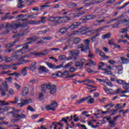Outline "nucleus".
<instances>
[{
	"mask_svg": "<svg viewBox=\"0 0 129 129\" xmlns=\"http://www.w3.org/2000/svg\"><path fill=\"white\" fill-rule=\"evenodd\" d=\"M123 88L125 89L124 91H121V88H119L114 91V94H119L120 93H127L129 92V84H127L125 86H123Z\"/></svg>",
	"mask_w": 129,
	"mask_h": 129,
	"instance_id": "5",
	"label": "nucleus"
},
{
	"mask_svg": "<svg viewBox=\"0 0 129 129\" xmlns=\"http://www.w3.org/2000/svg\"><path fill=\"white\" fill-rule=\"evenodd\" d=\"M104 65H105V63L101 62L100 63L98 64L99 69H101V68H102V67H103Z\"/></svg>",
	"mask_w": 129,
	"mask_h": 129,
	"instance_id": "61",
	"label": "nucleus"
},
{
	"mask_svg": "<svg viewBox=\"0 0 129 129\" xmlns=\"http://www.w3.org/2000/svg\"><path fill=\"white\" fill-rule=\"evenodd\" d=\"M108 44L110 46H115V45H116V44H115V43H114V42H113V39H111V40H109L108 42Z\"/></svg>",
	"mask_w": 129,
	"mask_h": 129,
	"instance_id": "55",
	"label": "nucleus"
},
{
	"mask_svg": "<svg viewBox=\"0 0 129 129\" xmlns=\"http://www.w3.org/2000/svg\"><path fill=\"white\" fill-rule=\"evenodd\" d=\"M104 0H95L94 1H93L92 3H91V5H94V4H100V3H102Z\"/></svg>",
	"mask_w": 129,
	"mask_h": 129,
	"instance_id": "49",
	"label": "nucleus"
},
{
	"mask_svg": "<svg viewBox=\"0 0 129 129\" xmlns=\"http://www.w3.org/2000/svg\"><path fill=\"white\" fill-rule=\"evenodd\" d=\"M37 68V62L33 61L31 63V65L30 66L29 69H31L32 71H34L36 70Z\"/></svg>",
	"mask_w": 129,
	"mask_h": 129,
	"instance_id": "19",
	"label": "nucleus"
},
{
	"mask_svg": "<svg viewBox=\"0 0 129 129\" xmlns=\"http://www.w3.org/2000/svg\"><path fill=\"white\" fill-rule=\"evenodd\" d=\"M38 15H39V13L33 14V15H30L28 16V18H29V19H34L35 18H37Z\"/></svg>",
	"mask_w": 129,
	"mask_h": 129,
	"instance_id": "47",
	"label": "nucleus"
},
{
	"mask_svg": "<svg viewBox=\"0 0 129 129\" xmlns=\"http://www.w3.org/2000/svg\"><path fill=\"white\" fill-rule=\"evenodd\" d=\"M14 85L16 89H17V90H20V89H21V86L19 85L18 83H15Z\"/></svg>",
	"mask_w": 129,
	"mask_h": 129,
	"instance_id": "56",
	"label": "nucleus"
},
{
	"mask_svg": "<svg viewBox=\"0 0 129 129\" xmlns=\"http://www.w3.org/2000/svg\"><path fill=\"white\" fill-rule=\"evenodd\" d=\"M96 16L95 15H90L86 17H85L83 20H87V21L89 20H92L93 19H95Z\"/></svg>",
	"mask_w": 129,
	"mask_h": 129,
	"instance_id": "25",
	"label": "nucleus"
},
{
	"mask_svg": "<svg viewBox=\"0 0 129 129\" xmlns=\"http://www.w3.org/2000/svg\"><path fill=\"white\" fill-rule=\"evenodd\" d=\"M79 53H80L79 50H72L70 51V55L72 57H75V56H77Z\"/></svg>",
	"mask_w": 129,
	"mask_h": 129,
	"instance_id": "20",
	"label": "nucleus"
},
{
	"mask_svg": "<svg viewBox=\"0 0 129 129\" xmlns=\"http://www.w3.org/2000/svg\"><path fill=\"white\" fill-rule=\"evenodd\" d=\"M70 19L68 17H62V23H67L69 21H70Z\"/></svg>",
	"mask_w": 129,
	"mask_h": 129,
	"instance_id": "48",
	"label": "nucleus"
},
{
	"mask_svg": "<svg viewBox=\"0 0 129 129\" xmlns=\"http://www.w3.org/2000/svg\"><path fill=\"white\" fill-rule=\"evenodd\" d=\"M120 24H121V23L118 22L117 23H115L114 25H111L109 26H104L103 27H101V28H103V29L105 28H109V27H111L113 28H118V26H119V25H120Z\"/></svg>",
	"mask_w": 129,
	"mask_h": 129,
	"instance_id": "15",
	"label": "nucleus"
},
{
	"mask_svg": "<svg viewBox=\"0 0 129 129\" xmlns=\"http://www.w3.org/2000/svg\"><path fill=\"white\" fill-rule=\"evenodd\" d=\"M21 1L22 0L19 1L20 3L18 4V8L19 9H22V8H24V7H25V5H24L21 2Z\"/></svg>",
	"mask_w": 129,
	"mask_h": 129,
	"instance_id": "52",
	"label": "nucleus"
},
{
	"mask_svg": "<svg viewBox=\"0 0 129 129\" xmlns=\"http://www.w3.org/2000/svg\"><path fill=\"white\" fill-rule=\"evenodd\" d=\"M81 25V23L79 22H75L71 24V26H68L69 28V30L70 29V30H75V29H77L78 28V26H80Z\"/></svg>",
	"mask_w": 129,
	"mask_h": 129,
	"instance_id": "7",
	"label": "nucleus"
},
{
	"mask_svg": "<svg viewBox=\"0 0 129 129\" xmlns=\"http://www.w3.org/2000/svg\"><path fill=\"white\" fill-rule=\"evenodd\" d=\"M2 85L5 91H8L9 90V87L8 86V84H7V82H3L2 83Z\"/></svg>",
	"mask_w": 129,
	"mask_h": 129,
	"instance_id": "29",
	"label": "nucleus"
},
{
	"mask_svg": "<svg viewBox=\"0 0 129 129\" xmlns=\"http://www.w3.org/2000/svg\"><path fill=\"white\" fill-rule=\"evenodd\" d=\"M72 65H73V62L72 61L70 62L64 66V68L65 69L69 68V67L72 66Z\"/></svg>",
	"mask_w": 129,
	"mask_h": 129,
	"instance_id": "50",
	"label": "nucleus"
},
{
	"mask_svg": "<svg viewBox=\"0 0 129 129\" xmlns=\"http://www.w3.org/2000/svg\"><path fill=\"white\" fill-rule=\"evenodd\" d=\"M15 101H9L10 103H12L13 104H16V103H18L19 102V98L17 97H14Z\"/></svg>",
	"mask_w": 129,
	"mask_h": 129,
	"instance_id": "39",
	"label": "nucleus"
},
{
	"mask_svg": "<svg viewBox=\"0 0 129 129\" xmlns=\"http://www.w3.org/2000/svg\"><path fill=\"white\" fill-rule=\"evenodd\" d=\"M120 59H121V61H122V63H123V64H128V63H129L128 59H125L122 57H120Z\"/></svg>",
	"mask_w": 129,
	"mask_h": 129,
	"instance_id": "40",
	"label": "nucleus"
},
{
	"mask_svg": "<svg viewBox=\"0 0 129 129\" xmlns=\"http://www.w3.org/2000/svg\"><path fill=\"white\" fill-rule=\"evenodd\" d=\"M86 48V46H84V44H80L78 46V49H81V51H82V52H84V53H87L88 52V51L87 50V49H85Z\"/></svg>",
	"mask_w": 129,
	"mask_h": 129,
	"instance_id": "16",
	"label": "nucleus"
},
{
	"mask_svg": "<svg viewBox=\"0 0 129 129\" xmlns=\"http://www.w3.org/2000/svg\"><path fill=\"white\" fill-rule=\"evenodd\" d=\"M33 50L32 48L29 49V45H26L25 46H24L21 49L19 50L18 51L15 52V55L18 57V58L22 59V58H29L30 57V54H26L24 55L23 57H21L23 54H26V53H28V52H30V51Z\"/></svg>",
	"mask_w": 129,
	"mask_h": 129,
	"instance_id": "3",
	"label": "nucleus"
},
{
	"mask_svg": "<svg viewBox=\"0 0 129 129\" xmlns=\"http://www.w3.org/2000/svg\"><path fill=\"white\" fill-rule=\"evenodd\" d=\"M39 70L40 71H42V72H48L49 71V70L44 66L39 67Z\"/></svg>",
	"mask_w": 129,
	"mask_h": 129,
	"instance_id": "30",
	"label": "nucleus"
},
{
	"mask_svg": "<svg viewBox=\"0 0 129 129\" xmlns=\"http://www.w3.org/2000/svg\"><path fill=\"white\" fill-rule=\"evenodd\" d=\"M26 34V31L23 29H20V33L17 35H14L13 36V38H16V37H24Z\"/></svg>",
	"mask_w": 129,
	"mask_h": 129,
	"instance_id": "14",
	"label": "nucleus"
},
{
	"mask_svg": "<svg viewBox=\"0 0 129 129\" xmlns=\"http://www.w3.org/2000/svg\"><path fill=\"white\" fill-rule=\"evenodd\" d=\"M30 70L29 67H25L22 69L21 71L20 72V75L23 76H26L27 75V72Z\"/></svg>",
	"mask_w": 129,
	"mask_h": 129,
	"instance_id": "11",
	"label": "nucleus"
},
{
	"mask_svg": "<svg viewBox=\"0 0 129 129\" xmlns=\"http://www.w3.org/2000/svg\"><path fill=\"white\" fill-rule=\"evenodd\" d=\"M83 43L85 45V49L87 50L88 52H90V48L89 47V44H90V40H89V39H85L83 41Z\"/></svg>",
	"mask_w": 129,
	"mask_h": 129,
	"instance_id": "9",
	"label": "nucleus"
},
{
	"mask_svg": "<svg viewBox=\"0 0 129 129\" xmlns=\"http://www.w3.org/2000/svg\"><path fill=\"white\" fill-rule=\"evenodd\" d=\"M91 43H94L96 42V38L94 35L91 38Z\"/></svg>",
	"mask_w": 129,
	"mask_h": 129,
	"instance_id": "60",
	"label": "nucleus"
},
{
	"mask_svg": "<svg viewBox=\"0 0 129 129\" xmlns=\"http://www.w3.org/2000/svg\"><path fill=\"white\" fill-rule=\"evenodd\" d=\"M59 60H64V59H66V56L65 55H61L58 56Z\"/></svg>",
	"mask_w": 129,
	"mask_h": 129,
	"instance_id": "57",
	"label": "nucleus"
},
{
	"mask_svg": "<svg viewBox=\"0 0 129 129\" xmlns=\"http://www.w3.org/2000/svg\"><path fill=\"white\" fill-rule=\"evenodd\" d=\"M28 93H29V88L28 87L24 88L22 90V95L23 96H26V95H27Z\"/></svg>",
	"mask_w": 129,
	"mask_h": 129,
	"instance_id": "23",
	"label": "nucleus"
},
{
	"mask_svg": "<svg viewBox=\"0 0 129 129\" xmlns=\"http://www.w3.org/2000/svg\"><path fill=\"white\" fill-rule=\"evenodd\" d=\"M20 102L21 103L17 104V107H19L20 108H21V107H23V106L25 105L24 102L20 101Z\"/></svg>",
	"mask_w": 129,
	"mask_h": 129,
	"instance_id": "54",
	"label": "nucleus"
},
{
	"mask_svg": "<svg viewBox=\"0 0 129 129\" xmlns=\"http://www.w3.org/2000/svg\"><path fill=\"white\" fill-rule=\"evenodd\" d=\"M28 110H29V111H31L32 112L35 111V109L33 108V107L31 106H28L27 107Z\"/></svg>",
	"mask_w": 129,
	"mask_h": 129,
	"instance_id": "58",
	"label": "nucleus"
},
{
	"mask_svg": "<svg viewBox=\"0 0 129 129\" xmlns=\"http://www.w3.org/2000/svg\"><path fill=\"white\" fill-rule=\"evenodd\" d=\"M73 40H74V38H70L69 39H68L66 42H65V45H70V46H71L70 43H71L72 42H73Z\"/></svg>",
	"mask_w": 129,
	"mask_h": 129,
	"instance_id": "45",
	"label": "nucleus"
},
{
	"mask_svg": "<svg viewBox=\"0 0 129 129\" xmlns=\"http://www.w3.org/2000/svg\"><path fill=\"white\" fill-rule=\"evenodd\" d=\"M31 55H35V56H41V55H46V53H44L43 52H39V53H36V52H31Z\"/></svg>",
	"mask_w": 129,
	"mask_h": 129,
	"instance_id": "42",
	"label": "nucleus"
},
{
	"mask_svg": "<svg viewBox=\"0 0 129 129\" xmlns=\"http://www.w3.org/2000/svg\"><path fill=\"white\" fill-rule=\"evenodd\" d=\"M11 67H12L11 65H1V70L10 69Z\"/></svg>",
	"mask_w": 129,
	"mask_h": 129,
	"instance_id": "28",
	"label": "nucleus"
},
{
	"mask_svg": "<svg viewBox=\"0 0 129 129\" xmlns=\"http://www.w3.org/2000/svg\"><path fill=\"white\" fill-rule=\"evenodd\" d=\"M86 100V98H85L80 99L76 102V104H81V103H83V102H84V101H85Z\"/></svg>",
	"mask_w": 129,
	"mask_h": 129,
	"instance_id": "34",
	"label": "nucleus"
},
{
	"mask_svg": "<svg viewBox=\"0 0 129 129\" xmlns=\"http://www.w3.org/2000/svg\"><path fill=\"white\" fill-rule=\"evenodd\" d=\"M89 27H83L81 29H80L79 30L76 31L75 34L76 35H86L87 36L88 35V33L90 34L89 35H92L96 33V32H100V31H102L103 30V28H99L96 30H89Z\"/></svg>",
	"mask_w": 129,
	"mask_h": 129,
	"instance_id": "2",
	"label": "nucleus"
},
{
	"mask_svg": "<svg viewBox=\"0 0 129 129\" xmlns=\"http://www.w3.org/2000/svg\"><path fill=\"white\" fill-rule=\"evenodd\" d=\"M48 88H50V83H48L46 85H42L41 86V91H46V90Z\"/></svg>",
	"mask_w": 129,
	"mask_h": 129,
	"instance_id": "21",
	"label": "nucleus"
},
{
	"mask_svg": "<svg viewBox=\"0 0 129 129\" xmlns=\"http://www.w3.org/2000/svg\"><path fill=\"white\" fill-rule=\"evenodd\" d=\"M113 106H114V104H112V103H109L106 105H105V106H104V108H107V107H110V108H112Z\"/></svg>",
	"mask_w": 129,
	"mask_h": 129,
	"instance_id": "46",
	"label": "nucleus"
},
{
	"mask_svg": "<svg viewBox=\"0 0 129 129\" xmlns=\"http://www.w3.org/2000/svg\"><path fill=\"white\" fill-rule=\"evenodd\" d=\"M94 102V99L93 98H91L87 101L88 103H91L92 104Z\"/></svg>",
	"mask_w": 129,
	"mask_h": 129,
	"instance_id": "64",
	"label": "nucleus"
},
{
	"mask_svg": "<svg viewBox=\"0 0 129 129\" xmlns=\"http://www.w3.org/2000/svg\"><path fill=\"white\" fill-rule=\"evenodd\" d=\"M104 90L107 94H109V95L114 94V91L112 89H104Z\"/></svg>",
	"mask_w": 129,
	"mask_h": 129,
	"instance_id": "22",
	"label": "nucleus"
},
{
	"mask_svg": "<svg viewBox=\"0 0 129 129\" xmlns=\"http://www.w3.org/2000/svg\"><path fill=\"white\" fill-rule=\"evenodd\" d=\"M85 85H86L87 86H88L86 87V88H87L88 89H92V88H95L94 90L89 91V92H90V93L93 92V91H95V90H96V87H95V86H90V85L86 84H85Z\"/></svg>",
	"mask_w": 129,
	"mask_h": 129,
	"instance_id": "26",
	"label": "nucleus"
},
{
	"mask_svg": "<svg viewBox=\"0 0 129 129\" xmlns=\"http://www.w3.org/2000/svg\"><path fill=\"white\" fill-rule=\"evenodd\" d=\"M20 101L24 102L25 105H27V104H30V103H33V100H32V99H21Z\"/></svg>",
	"mask_w": 129,
	"mask_h": 129,
	"instance_id": "13",
	"label": "nucleus"
},
{
	"mask_svg": "<svg viewBox=\"0 0 129 129\" xmlns=\"http://www.w3.org/2000/svg\"><path fill=\"white\" fill-rule=\"evenodd\" d=\"M82 82H86L87 83H95V82L90 80L89 79H87L82 81Z\"/></svg>",
	"mask_w": 129,
	"mask_h": 129,
	"instance_id": "53",
	"label": "nucleus"
},
{
	"mask_svg": "<svg viewBox=\"0 0 129 129\" xmlns=\"http://www.w3.org/2000/svg\"><path fill=\"white\" fill-rule=\"evenodd\" d=\"M48 89H50V94H54V93H56V91H57V89L56 88V86L55 85H51V84H50V87Z\"/></svg>",
	"mask_w": 129,
	"mask_h": 129,
	"instance_id": "12",
	"label": "nucleus"
},
{
	"mask_svg": "<svg viewBox=\"0 0 129 129\" xmlns=\"http://www.w3.org/2000/svg\"><path fill=\"white\" fill-rule=\"evenodd\" d=\"M17 42H18V41L13 42L12 43H10L7 44L6 45V48H11V47H13V46H15V44L17 43Z\"/></svg>",
	"mask_w": 129,
	"mask_h": 129,
	"instance_id": "38",
	"label": "nucleus"
},
{
	"mask_svg": "<svg viewBox=\"0 0 129 129\" xmlns=\"http://www.w3.org/2000/svg\"><path fill=\"white\" fill-rule=\"evenodd\" d=\"M57 106H58L57 102L53 101L52 102L50 105L46 106V109L47 110H52V111H55V110H56V108H57Z\"/></svg>",
	"mask_w": 129,
	"mask_h": 129,
	"instance_id": "6",
	"label": "nucleus"
},
{
	"mask_svg": "<svg viewBox=\"0 0 129 129\" xmlns=\"http://www.w3.org/2000/svg\"><path fill=\"white\" fill-rule=\"evenodd\" d=\"M57 20L55 21V22L52 23V25L50 26H57L58 24H61L62 22V17H57Z\"/></svg>",
	"mask_w": 129,
	"mask_h": 129,
	"instance_id": "17",
	"label": "nucleus"
},
{
	"mask_svg": "<svg viewBox=\"0 0 129 129\" xmlns=\"http://www.w3.org/2000/svg\"><path fill=\"white\" fill-rule=\"evenodd\" d=\"M30 83H31V84H36V83H38V80L33 79V80H31L30 81Z\"/></svg>",
	"mask_w": 129,
	"mask_h": 129,
	"instance_id": "62",
	"label": "nucleus"
},
{
	"mask_svg": "<svg viewBox=\"0 0 129 129\" xmlns=\"http://www.w3.org/2000/svg\"><path fill=\"white\" fill-rule=\"evenodd\" d=\"M58 19L57 17H50L48 18V21L49 22H53L52 23H54V22H56V20Z\"/></svg>",
	"mask_w": 129,
	"mask_h": 129,
	"instance_id": "32",
	"label": "nucleus"
},
{
	"mask_svg": "<svg viewBox=\"0 0 129 129\" xmlns=\"http://www.w3.org/2000/svg\"><path fill=\"white\" fill-rule=\"evenodd\" d=\"M103 70L105 74H107V75H111L112 74V72L111 71L106 69H103Z\"/></svg>",
	"mask_w": 129,
	"mask_h": 129,
	"instance_id": "41",
	"label": "nucleus"
},
{
	"mask_svg": "<svg viewBox=\"0 0 129 129\" xmlns=\"http://www.w3.org/2000/svg\"><path fill=\"white\" fill-rule=\"evenodd\" d=\"M11 109V107H6L3 109H0V114H2V112L1 111H3L4 112H6V111H9Z\"/></svg>",
	"mask_w": 129,
	"mask_h": 129,
	"instance_id": "33",
	"label": "nucleus"
},
{
	"mask_svg": "<svg viewBox=\"0 0 129 129\" xmlns=\"http://www.w3.org/2000/svg\"><path fill=\"white\" fill-rule=\"evenodd\" d=\"M78 61H76L75 66L76 67H79V66H81V62L80 61V60H78Z\"/></svg>",
	"mask_w": 129,
	"mask_h": 129,
	"instance_id": "59",
	"label": "nucleus"
},
{
	"mask_svg": "<svg viewBox=\"0 0 129 129\" xmlns=\"http://www.w3.org/2000/svg\"><path fill=\"white\" fill-rule=\"evenodd\" d=\"M22 27H26V25L20 23L18 24L17 22H14L12 25H11L10 23H4L0 26V31L1 30H3V28H7V29L5 30L3 34H8V33L10 32V30H16L18 29V28Z\"/></svg>",
	"mask_w": 129,
	"mask_h": 129,
	"instance_id": "1",
	"label": "nucleus"
},
{
	"mask_svg": "<svg viewBox=\"0 0 129 129\" xmlns=\"http://www.w3.org/2000/svg\"><path fill=\"white\" fill-rule=\"evenodd\" d=\"M80 41H81V39L80 38H74V44H78V43H79Z\"/></svg>",
	"mask_w": 129,
	"mask_h": 129,
	"instance_id": "44",
	"label": "nucleus"
},
{
	"mask_svg": "<svg viewBox=\"0 0 129 129\" xmlns=\"http://www.w3.org/2000/svg\"><path fill=\"white\" fill-rule=\"evenodd\" d=\"M95 65H96V62H95V61H94L91 59L88 60V63L85 64L86 66H89V67H91V66H93Z\"/></svg>",
	"mask_w": 129,
	"mask_h": 129,
	"instance_id": "18",
	"label": "nucleus"
},
{
	"mask_svg": "<svg viewBox=\"0 0 129 129\" xmlns=\"http://www.w3.org/2000/svg\"><path fill=\"white\" fill-rule=\"evenodd\" d=\"M117 83H119V84H122V85H123V86H125L126 84V83H125V81L122 80H117Z\"/></svg>",
	"mask_w": 129,
	"mask_h": 129,
	"instance_id": "36",
	"label": "nucleus"
},
{
	"mask_svg": "<svg viewBox=\"0 0 129 129\" xmlns=\"http://www.w3.org/2000/svg\"><path fill=\"white\" fill-rule=\"evenodd\" d=\"M16 59H19L17 55H15V53L13 54L12 57H7L5 59V62L7 63H10V62H12V61L14 60H16Z\"/></svg>",
	"mask_w": 129,
	"mask_h": 129,
	"instance_id": "8",
	"label": "nucleus"
},
{
	"mask_svg": "<svg viewBox=\"0 0 129 129\" xmlns=\"http://www.w3.org/2000/svg\"><path fill=\"white\" fill-rule=\"evenodd\" d=\"M12 114L14 117L16 118H14L11 119V121L12 122H18L20 119H25L26 118V115L22 114H19L16 113V112H12Z\"/></svg>",
	"mask_w": 129,
	"mask_h": 129,
	"instance_id": "4",
	"label": "nucleus"
},
{
	"mask_svg": "<svg viewBox=\"0 0 129 129\" xmlns=\"http://www.w3.org/2000/svg\"><path fill=\"white\" fill-rule=\"evenodd\" d=\"M46 65L49 67V68H50V69H55V64H52L51 63L49 62H46Z\"/></svg>",
	"mask_w": 129,
	"mask_h": 129,
	"instance_id": "37",
	"label": "nucleus"
},
{
	"mask_svg": "<svg viewBox=\"0 0 129 129\" xmlns=\"http://www.w3.org/2000/svg\"><path fill=\"white\" fill-rule=\"evenodd\" d=\"M116 69L117 70V73L118 74H122V70L123 68H122V66H116Z\"/></svg>",
	"mask_w": 129,
	"mask_h": 129,
	"instance_id": "24",
	"label": "nucleus"
},
{
	"mask_svg": "<svg viewBox=\"0 0 129 129\" xmlns=\"http://www.w3.org/2000/svg\"><path fill=\"white\" fill-rule=\"evenodd\" d=\"M104 119H106V120H108L111 127H114V126L116 125V123H115L114 121L113 120L110 121V119H111V117H105Z\"/></svg>",
	"mask_w": 129,
	"mask_h": 129,
	"instance_id": "10",
	"label": "nucleus"
},
{
	"mask_svg": "<svg viewBox=\"0 0 129 129\" xmlns=\"http://www.w3.org/2000/svg\"><path fill=\"white\" fill-rule=\"evenodd\" d=\"M68 30H69V28L68 27V26H67L66 27H63V28L60 29L59 30V32L61 34H65V33H66V32Z\"/></svg>",
	"mask_w": 129,
	"mask_h": 129,
	"instance_id": "27",
	"label": "nucleus"
},
{
	"mask_svg": "<svg viewBox=\"0 0 129 129\" xmlns=\"http://www.w3.org/2000/svg\"><path fill=\"white\" fill-rule=\"evenodd\" d=\"M111 36V33H108L107 34L104 35L102 36V39H108V38H110V36Z\"/></svg>",
	"mask_w": 129,
	"mask_h": 129,
	"instance_id": "43",
	"label": "nucleus"
},
{
	"mask_svg": "<svg viewBox=\"0 0 129 129\" xmlns=\"http://www.w3.org/2000/svg\"><path fill=\"white\" fill-rule=\"evenodd\" d=\"M105 83H106L107 85L110 87H112L113 86L111 82H110L108 78L105 79Z\"/></svg>",
	"mask_w": 129,
	"mask_h": 129,
	"instance_id": "31",
	"label": "nucleus"
},
{
	"mask_svg": "<svg viewBox=\"0 0 129 129\" xmlns=\"http://www.w3.org/2000/svg\"><path fill=\"white\" fill-rule=\"evenodd\" d=\"M112 113L110 115H114V114H116L117 112V109H113L111 111Z\"/></svg>",
	"mask_w": 129,
	"mask_h": 129,
	"instance_id": "63",
	"label": "nucleus"
},
{
	"mask_svg": "<svg viewBox=\"0 0 129 129\" xmlns=\"http://www.w3.org/2000/svg\"><path fill=\"white\" fill-rule=\"evenodd\" d=\"M119 23H121V24H128L129 23V20H127L126 19H124V20H122L119 21Z\"/></svg>",
	"mask_w": 129,
	"mask_h": 129,
	"instance_id": "51",
	"label": "nucleus"
},
{
	"mask_svg": "<svg viewBox=\"0 0 129 129\" xmlns=\"http://www.w3.org/2000/svg\"><path fill=\"white\" fill-rule=\"evenodd\" d=\"M8 75H9L10 76H14V75H15L16 78H19V77H20L21 75V74L20 73H13L12 74H10Z\"/></svg>",
	"mask_w": 129,
	"mask_h": 129,
	"instance_id": "35",
	"label": "nucleus"
}]
</instances>
